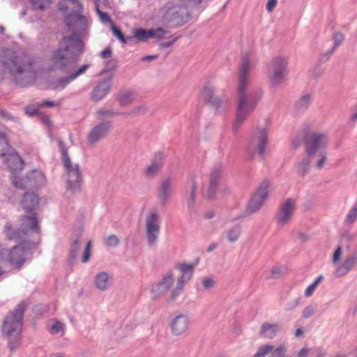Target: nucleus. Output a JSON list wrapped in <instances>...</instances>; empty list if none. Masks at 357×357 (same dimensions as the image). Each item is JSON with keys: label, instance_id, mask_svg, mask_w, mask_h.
I'll return each instance as SVG.
<instances>
[{"label": "nucleus", "instance_id": "1", "mask_svg": "<svg viewBox=\"0 0 357 357\" xmlns=\"http://www.w3.org/2000/svg\"><path fill=\"white\" fill-rule=\"evenodd\" d=\"M250 69L249 56L248 54H243L238 66L237 106L235 121L232 126V130L234 134L238 132L247 118L253 112L262 98L263 92L261 89H255L248 93L245 91Z\"/></svg>", "mask_w": 357, "mask_h": 357}, {"label": "nucleus", "instance_id": "2", "mask_svg": "<svg viewBox=\"0 0 357 357\" xmlns=\"http://www.w3.org/2000/svg\"><path fill=\"white\" fill-rule=\"evenodd\" d=\"M82 13L65 15L64 23L70 35L61 38L56 50L78 56L84 53L85 45L83 38L89 36L90 22Z\"/></svg>", "mask_w": 357, "mask_h": 357}, {"label": "nucleus", "instance_id": "3", "mask_svg": "<svg viewBox=\"0 0 357 357\" xmlns=\"http://www.w3.org/2000/svg\"><path fill=\"white\" fill-rule=\"evenodd\" d=\"M80 56L61 52V50H55L52 52L50 59L52 68L68 75L57 79L59 85L55 89L59 87L64 89L70 82L84 74L89 68V64H84L77 68V63Z\"/></svg>", "mask_w": 357, "mask_h": 357}, {"label": "nucleus", "instance_id": "4", "mask_svg": "<svg viewBox=\"0 0 357 357\" xmlns=\"http://www.w3.org/2000/svg\"><path fill=\"white\" fill-rule=\"evenodd\" d=\"M1 62L3 68L13 75L16 84L21 87L27 86L31 81L28 73H33V61H24V58L10 49L3 50Z\"/></svg>", "mask_w": 357, "mask_h": 357}, {"label": "nucleus", "instance_id": "5", "mask_svg": "<svg viewBox=\"0 0 357 357\" xmlns=\"http://www.w3.org/2000/svg\"><path fill=\"white\" fill-rule=\"evenodd\" d=\"M26 309V305L22 302L3 319L2 337L8 340V347L11 352L15 351L20 345L21 331Z\"/></svg>", "mask_w": 357, "mask_h": 357}, {"label": "nucleus", "instance_id": "6", "mask_svg": "<svg viewBox=\"0 0 357 357\" xmlns=\"http://www.w3.org/2000/svg\"><path fill=\"white\" fill-rule=\"evenodd\" d=\"M59 147L61 153V161L68 176L66 188L73 193L78 192L81 190L83 181L79 165L72 163L68 153V148L62 140L59 141Z\"/></svg>", "mask_w": 357, "mask_h": 357}, {"label": "nucleus", "instance_id": "7", "mask_svg": "<svg viewBox=\"0 0 357 357\" xmlns=\"http://www.w3.org/2000/svg\"><path fill=\"white\" fill-rule=\"evenodd\" d=\"M36 245L37 243L34 240H25L20 242L10 249L9 264L16 269L21 268L26 260V255H32Z\"/></svg>", "mask_w": 357, "mask_h": 357}, {"label": "nucleus", "instance_id": "8", "mask_svg": "<svg viewBox=\"0 0 357 357\" xmlns=\"http://www.w3.org/2000/svg\"><path fill=\"white\" fill-rule=\"evenodd\" d=\"M20 227L26 239H33L37 245L40 241L41 228L38 213L24 214L19 217Z\"/></svg>", "mask_w": 357, "mask_h": 357}, {"label": "nucleus", "instance_id": "9", "mask_svg": "<svg viewBox=\"0 0 357 357\" xmlns=\"http://www.w3.org/2000/svg\"><path fill=\"white\" fill-rule=\"evenodd\" d=\"M328 141L327 135L321 132L305 131L303 135L306 154L313 157L320 151L326 149Z\"/></svg>", "mask_w": 357, "mask_h": 357}, {"label": "nucleus", "instance_id": "10", "mask_svg": "<svg viewBox=\"0 0 357 357\" xmlns=\"http://www.w3.org/2000/svg\"><path fill=\"white\" fill-rule=\"evenodd\" d=\"M45 183V176L39 170L34 169L29 172L23 178L13 176L12 184L18 189L24 190L37 189L43 186Z\"/></svg>", "mask_w": 357, "mask_h": 357}, {"label": "nucleus", "instance_id": "11", "mask_svg": "<svg viewBox=\"0 0 357 357\" xmlns=\"http://www.w3.org/2000/svg\"><path fill=\"white\" fill-rule=\"evenodd\" d=\"M287 60L281 56L274 57L271 61L268 70L272 84L275 86L281 83L287 75Z\"/></svg>", "mask_w": 357, "mask_h": 357}, {"label": "nucleus", "instance_id": "12", "mask_svg": "<svg viewBox=\"0 0 357 357\" xmlns=\"http://www.w3.org/2000/svg\"><path fill=\"white\" fill-rule=\"evenodd\" d=\"M269 186L270 181L267 179L260 183L257 192L247 204L246 212L248 215L256 213L261 208L264 201L268 198Z\"/></svg>", "mask_w": 357, "mask_h": 357}, {"label": "nucleus", "instance_id": "13", "mask_svg": "<svg viewBox=\"0 0 357 357\" xmlns=\"http://www.w3.org/2000/svg\"><path fill=\"white\" fill-rule=\"evenodd\" d=\"M268 142V132L264 128H259L257 129V132L253 135L251 138L250 143L248 146V150L251 152L250 158L253 156L254 151L252 148L257 151L261 159H265V150L266 145Z\"/></svg>", "mask_w": 357, "mask_h": 357}, {"label": "nucleus", "instance_id": "14", "mask_svg": "<svg viewBox=\"0 0 357 357\" xmlns=\"http://www.w3.org/2000/svg\"><path fill=\"white\" fill-rule=\"evenodd\" d=\"M223 173V165L221 162L215 164L208 174V185L206 197L208 199L215 198L219 183Z\"/></svg>", "mask_w": 357, "mask_h": 357}, {"label": "nucleus", "instance_id": "15", "mask_svg": "<svg viewBox=\"0 0 357 357\" xmlns=\"http://www.w3.org/2000/svg\"><path fill=\"white\" fill-rule=\"evenodd\" d=\"M296 210V202L291 198L287 199L280 206L275 215V220L278 225L284 226L291 220Z\"/></svg>", "mask_w": 357, "mask_h": 357}, {"label": "nucleus", "instance_id": "16", "mask_svg": "<svg viewBox=\"0 0 357 357\" xmlns=\"http://www.w3.org/2000/svg\"><path fill=\"white\" fill-rule=\"evenodd\" d=\"M159 215L155 211H151L146 220L147 241L149 245H153L158 240L160 231L158 222Z\"/></svg>", "mask_w": 357, "mask_h": 357}, {"label": "nucleus", "instance_id": "17", "mask_svg": "<svg viewBox=\"0 0 357 357\" xmlns=\"http://www.w3.org/2000/svg\"><path fill=\"white\" fill-rule=\"evenodd\" d=\"M112 128L111 121H105L98 123L89 132L87 140L89 144H95L105 137Z\"/></svg>", "mask_w": 357, "mask_h": 357}, {"label": "nucleus", "instance_id": "18", "mask_svg": "<svg viewBox=\"0 0 357 357\" xmlns=\"http://www.w3.org/2000/svg\"><path fill=\"white\" fill-rule=\"evenodd\" d=\"M171 333L174 336H180L184 334L190 325V319L188 315L177 314L169 321Z\"/></svg>", "mask_w": 357, "mask_h": 357}, {"label": "nucleus", "instance_id": "19", "mask_svg": "<svg viewBox=\"0 0 357 357\" xmlns=\"http://www.w3.org/2000/svg\"><path fill=\"white\" fill-rule=\"evenodd\" d=\"M112 86V76H108L99 82L91 92V99L95 102L102 100L110 91Z\"/></svg>", "mask_w": 357, "mask_h": 357}, {"label": "nucleus", "instance_id": "20", "mask_svg": "<svg viewBox=\"0 0 357 357\" xmlns=\"http://www.w3.org/2000/svg\"><path fill=\"white\" fill-rule=\"evenodd\" d=\"M173 282V273L172 271H169L162 276L159 282L152 285L151 292L153 294V298L158 299L166 293L172 285Z\"/></svg>", "mask_w": 357, "mask_h": 357}, {"label": "nucleus", "instance_id": "21", "mask_svg": "<svg viewBox=\"0 0 357 357\" xmlns=\"http://www.w3.org/2000/svg\"><path fill=\"white\" fill-rule=\"evenodd\" d=\"M172 193V180L169 177L163 180L158 188L157 198L160 205L166 206L170 201Z\"/></svg>", "mask_w": 357, "mask_h": 357}, {"label": "nucleus", "instance_id": "22", "mask_svg": "<svg viewBox=\"0 0 357 357\" xmlns=\"http://www.w3.org/2000/svg\"><path fill=\"white\" fill-rule=\"evenodd\" d=\"M20 205L26 214L37 213L39 207L38 196L34 192H25L22 195Z\"/></svg>", "mask_w": 357, "mask_h": 357}, {"label": "nucleus", "instance_id": "23", "mask_svg": "<svg viewBox=\"0 0 357 357\" xmlns=\"http://www.w3.org/2000/svg\"><path fill=\"white\" fill-rule=\"evenodd\" d=\"M59 11L66 15H77L83 13V5L79 0H60L58 3Z\"/></svg>", "mask_w": 357, "mask_h": 357}, {"label": "nucleus", "instance_id": "24", "mask_svg": "<svg viewBox=\"0 0 357 357\" xmlns=\"http://www.w3.org/2000/svg\"><path fill=\"white\" fill-rule=\"evenodd\" d=\"M202 96L205 103L211 105L218 112L226 102L225 98L215 96L214 89L210 86H204L202 91Z\"/></svg>", "mask_w": 357, "mask_h": 357}, {"label": "nucleus", "instance_id": "25", "mask_svg": "<svg viewBox=\"0 0 357 357\" xmlns=\"http://www.w3.org/2000/svg\"><path fill=\"white\" fill-rule=\"evenodd\" d=\"M4 158V162L11 172L12 179L13 176H17L16 174L23 169L24 162L16 152L9 153Z\"/></svg>", "mask_w": 357, "mask_h": 357}, {"label": "nucleus", "instance_id": "26", "mask_svg": "<svg viewBox=\"0 0 357 357\" xmlns=\"http://www.w3.org/2000/svg\"><path fill=\"white\" fill-rule=\"evenodd\" d=\"M2 233L8 241L22 242L26 240L20 227L13 226L11 222L7 221L3 228Z\"/></svg>", "mask_w": 357, "mask_h": 357}, {"label": "nucleus", "instance_id": "27", "mask_svg": "<svg viewBox=\"0 0 357 357\" xmlns=\"http://www.w3.org/2000/svg\"><path fill=\"white\" fill-rule=\"evenodd\" d=\"M356 264L357 252H354L347 256L344 262L336 268L334 273L335 276L340 278L345 275L354 268Z\"/></svg>", "mask_w": 357, "mask_h": 357}, {"label": "nucleus", "instance_id": "28", "mask_svg": "<svg viewBox=\"0 0 357 357\" xmlns=\"http://www.w3.org/2000/svg\"><path fill=\"white\" fill-rule=\"evenodd\" d=\"M282 330V326L279 324L264 323L259 331V335L262 337L273 339Z\"/></svg>", "mask_w": 357, "mask_h": 357}, {"label": "nucleus", "instance_id": "29", "mask_svg": "<svg viewBox=\"0 0 357 357\" xmlns=\"http://www.w3.org/2000/svg\"><path fill=\"white\" fill-rule=\"evenodd\" d=\"M81 241H82V232H79V234L76 236L75 238L72 239V242L70 244V248L69 250V264L70 266H73L78 256V253L79 252L81 248Z\"/></svg>", "mask_w": 357, "mask_h": 357}, {"label": "nucleus", "instance_id": "30", "mask_svg": "<svg viewBox=\"0 0 357 357\" xmlns=\"http://www.w3.org/2000/svg\"><path fill=\"white\" fill-rule=\"evenodd\" d=\"M111 279L109 275L104 271L98 273L94 279L95 286L100 291L107 289L111 285Z\"/></svg>", "mask_w": 357, "mask_h": 357}, {"label": "nucleus", "instance_id": "31", "mask_svg": "<svg viewBox=\"0 0 357 357\" xmlns=\"http://www.w3.org/2000/svg\"><path fill=\"white\" fill-rule=\"evenodd\" d=\"M313 156L307 154L296 164L297 173L299 176L304 177L308 174L310 168V162L313 159Z\"/></svg>", "mask_w": 357, "mask_h": 357}, {"label": "nucleus", "instance_id": "32", "mask_svg": "<svg viewBox=\"0 0 357 357\" xmlns=\"http://www.w3.org/2000/svg\"><path fill=\"white\" fill-rule=\"evenodd\" d=\"M135 97V93L131 91H121L116 95V99L121 107H125L132 102Z\"/></svg>", "mask_w": 357, "mask_h": 357}, {"label": "nucleus", "instance_id": "33", "mask_svg": "<svg viewBox=\"0 0 357 357\" xmlns=\"http://www.w3.org/2000/svg\"><path fill=\"white\" fill-rule=\"evenodd\" d=\"M176 268L181 272V275L178 279L183 280L184 284H185L193 275V266L187 264H180L176 265Z\"/></svg>", "mask_w": 357, "mask_h": 357}, {"label": "nucleus", "instance_id": "34", "mask_svg": "<svg viewBox=\"0 0 357 357\" xmlns=\"http://www.w3.org/2000/svg\"><path fill=\"white\" fill-rule=\"evenodd\" d=\"M311 103L310 95L302 96L294 104V108L298 112H303Z\"/></svg>", "mask_w": 357, "mask_h": 357}, {"label": "nucleus", "instance_id": "35", "mask_svg": "<svg viewBox=\"0 0 357 357\" xmlns=\"http://www.w3.org/2000/svg\"><path fill=\"white\" fill-rule=\"evenodd\" d=\"M151 36H153L152 29L139 28L134 31V36L132 37L137 38L139 41L145 42Z\"/></svg>", "mask_w": 357, "mask_h": 357}, {"label": "nucleus", "instance_id": "36", "mask_svg": "<svg viewBox=\"0 0 357 357\" xmlns=\"http://www.w3.org/2000/svg\"><path fill=\"white\" fill-rule=\"evenodd\" d=\"M197 185L195 179L192 180L190 195L187 198V205L190 210H192L195 207V197Z\"/></svg>", "mask_w": 357, "mask_h": 357}, {"label": "nucleus", "instance_id": "37", "mask_svg": "<svg viewBox=\"0 0 357 357\" xmlns=\"http://www.w3.org/2000/svg\"><path fill=\"white\" fill-rule=\"evenodd\" d=\"M111 30L113 35L116 37L120 42L123 44H126L128 41H131L133 37L126 36L121 31V30L113 23L111 25Z\"/></svg>", "mask_w": 357, "mask_h": 357}, {"label": "nucleus", "instance_id": "38", "mask_svg": "<svg viewBox=\"0 0 357 357\" xmlns=\"http://www.w3.org/2000/svg\"><path fill=\"white\" fill-rule=\"evenodd\" d=\"M184 284L183 280L178 279L176 287L171 291L169 303H174L176 300L177 297L181 294Z\"/></svg>", "mask_w": 357, "mask_h": 357}, {"label": "nucleus", "instance_id": "39", "mask_svg": "<svg viewBox=\"0 0 357 357\" xmlns=\"http://www.w3.org/2000/svg\"><path fill=\"white\" fill-rule=\"evenodd\" d=\"M241 234V227L240 225H236L230 229L227 232V239L230 243L236 241Z\"/></svg>", "mask_w": 357, "mask_h": 357}, {"label": "nucleus", "instance_id": "40", "mask_svg": "<svg viewBox=\"0 0 357 357\" xmlns=\"http://www.w3.org/2000/svg\"><path fill=\"white\" fill-rule=\"evenodd\" d=\"M33 8L36 10H45L52 3V0H29Z\"/></svg>", "mask_w": 357, "mask_h": 357}, {"label": "nucleus", "instance_id": "41", "mask_svg": "<svg viewBox=\"0 0 357 357\" xmlns=\"http://www.w3.org/2000/svg\"><path fill=\"white\" fill-rule=\"evenodd\" d=\"M8 149L9 143L7 141L6 135L0 132V156L5 157L8 155Z\"/></svg>", "mask_w": 357, "mask_h": 357}, {"label": "nucleus", "instance_id": "42", "mask_svg": "<svg viewBox=\"0 0 357 357\" xmlns=\"http://www.w3.org/2000/svg\"><path fill=\"white\" fill-rule=\"evenodd\" d=\"M273 347L270 344H264L259 347L257 353L253 357H265L268 353L271 352Z\"/></svg>", "mask_w": 357, "mask_h": 357}, {"label": "nucleus", "instance_id": "43", "mask_svg": "<svg viewBox=\"0 0 357 357\" xmlns=\"http://www.w3.org/2000/svg\"><path fill=\"white\" fill-rule=\"evenodd\" d=\"M165 154L163 152L159 151L155 153L153 159L151 160V163L153 165H156L160 169L164 165Z\"/></svg>", "mask_w": 357, "mask_h": 357}, {"label": "nucleus", "instance_id": "44", "mask_svg": "<svg viewBox=\"0 0 357 357\" xmlns=\"http://www.w3.org/2000/svg\"><path fill=\"white\" fill-rule=\"evenodd\" d=\"M324 280V277L322 275H319L305 290V295L307 297L311 296L318 284L322 282Z\"/></svg>", "mask_w": 357, "mask_h": 357}, {"label": "nucleus", "instance_id": "45", "mask_svg": "<svg viewBox=\"0 0 357 357\" xmlns=\"http://www.w3.org/2000/svg\"><path fill=\"white\" fill-rule=\"evenodd\" d=\"M96 114L100 116H119V115L124 114V113L119 112L116 110L107 109L104 107H102V108L99 109L98 110H97Z\"/></svg>", "mask_w": 357, "mask_h": 357}, {"label": "nucleus", "instance_id": "46", "mask_svg": "<svg viewBox=\"0 0 357 357\" xmlns=\"http://www.w3.org/2000/svg\"><path fill=\"white\" fill-rule=\"evenodd\" d=\"M317 304L314 303L308 305L303 311V318L308 319L312 316L317 311Z\"/></svg>", "mask_w": 357, "mask_h": 357}, {"label": "nucleus", "instance_id": "47", "mask_svg": "<svg viewBox=\"0 0 357 357\" xmlns=\"http://www.w3.org/2000/svg\"><path fill=\"white\" fill-rule=\"evenodd\" d=\"M287 351V347L284 344H281L275 349H273L272 354L269 357H290L288 355H285Z\"/></svg>", "mask_w": 357, "mask_h": 357}, {"label": "nucleus", "instance_id": "48", "mask_svg": "<svg viewBox=\"0 0 357 357\" xmlns=\"http://www.w3.org/2000/svg\"><path fill=\"white\" fill-rule=\"evenodd\" d=\"M300 301V297H296L291 300L288 301L284 304V310L285 311H291L294 310L298 305Z\"/></svg>", "mask_w": 357, "mask_h": 357}, {"label": "nucleus", "instance_id": "49", "mask_svg": "<svg viewBox=\"0 0 357 357\" xmlns=\"http://www.w3.org/2000/svg\"><path fill=\"white\" fill-rule=\"evenodd\" d=\"M153 31V36L151 38L162 39L165 38V34L169 33V31L162 27L156 29H151Z\"/></svg>", "mask_w": 357, "mask_h": 357}, {"label": "nucleus", "instance_id": "50", "mask_svg": "<svg viewBox=\"0 0 357 357\" xmlns=\"http://www.w3.org/2000/svg\"><path fill=\"white\" fill-rule=\"evenodd\" d=\"M160 169L156 165L151 164L145 169L144 175L148 178H153Z\"/></svg>", "mask_w": 357, "mask_h": 357}, {"label": "nucleus", "instance_id": "51", "mask_svg": "<svg viewBox=\"0 0 357 357\" xmlns=\"http://www.w3.org/2000/svg\"><path fill=\"white\" fill-rule=\"evenodd\" d=\"M106 245L109 247H116L120 243L119 238L114 234L109 235L105 241Z\"/></svg>", "mask_w": 357, "mask_h": 357}, {"label": "nucleus", "instance_id": "52", "mask_svg": "<svg viewBox=\"0 0 357 357\" xmlns=\"http://www.w3.org/2000/svg\"><path fill=\"white\" fill-rule=\"evenodd\" d=\"M333 39L334 45L332 48H334V50H335L343 42V40H344V36L342 33L337 31L333 33Z\"/></svg>", "mask_w": 357, "mask_h": 357}, {"label": "nucleus", "instance_id": "53", "mask_svg": "<svg viewBox=\"0 0 357 357\" xmlns=\"http://www.w3.org/2000/svg\"><path fill=\"white\" fill-rule=\"evenodd\" d=\"M91 246H92L91 241H88L86 245V247H85V249H84V251L83 253V256L82 258V263H86L89 261L90 257H91Z\"/></svg>", "mask_w": 357, "mask_h": 357}, {"label": "nucleus", "instance_id": "54", "mask_svg": "<svg viewBox=\"0 0 357 357\" xmlns=\"http://www.w3.org/2000/svg\"><path fill=\"white\" fill-rule=\"evenodd\" d=\"M321 65L317 62L314 69L312 70L311 76L313 79H317L319 78L324 73V69L321 68Z\"/></svg>", "mask_w": 357, "mask_h": 357}, {"label": "nucleus", "instance_id": "55", "mask_svg": "<svg viewBox=\"0 0 357 357\" xmlns=\"http://www.w3.org/2000/svg\"><path fill=\"white\" fill-rule=\"evenodd\" d=\"M116 68V61L109 60L105 62V68L102 70L101 74L112 72Z\"/></svg>", "mask_w": 357, "mask_h": 357}, {"label": "nucleus", "instance_id": "56", "mask_svg": "<svg viewBox=\"0 0 357 357\" xmlns=\"http://www.w3.org/2000/svg\"><path fill=\"white\" fill-rule=\"evenodd\" d=\"M310 355L312 357H325L326 351L320 347H314L310 349Z\"/></svg>", "mask_w": 357, "mask_h": 357}, {"label": "nucleus", "instance_id": "57", "mask_svg": "<svg viewBox=\"0 0 357 357\" xmlns=\"http://www.w3.org/2000/svg\"><path fill=\"white\" fill-rule=\"evenodd\" d=\"M317 155L319 157V160L317 163V168L321 169L324 167V162L327 158V153L325 151H320L319 153H317Z\"/></svg>", "mask_w": 357, "mask_h": 357}, {"label": "nucleus", "instance_id": "58", "mask_svg": "<svg viewBox=\"0 0 357 357\" xmlns=\"http://www.w3.org/2000/svg\"><path fill=\"white\" fill-rule=\"evenodd\" d=\"M96 12L101 20L102 22L107 23V22H112L110 16L108 13L102 12L100 10L98 6H96Z\"/></svg>", "mask_w": 357, "mask_h": 357}, {"label": "nucleus", "instance_id": "59", "mask_svg": "<svg viewBox=\"0 0 357 357\" xmlns=\"http://www.w3.org/2000/svg\"><path fill=\"white\" fill-rule=\"evenodd\" d=\"M202 284L204 289H211L214 286L215 281L211 278L204 277L202 280Z\"/></svg>", "mask_w": 357, "mask_h": 357}, {"label": "nucleus", "instance_id": "60", "mask_svg": "<svg viewBox=\"0 0 357 357\" xmlns=\"http://www.w3.org/2000/svg\"><path fill=\"white\" fill-rule=\"evenodd\" d=\"M334 51H335L334 48H331L327 52L321 54L319 59L318 63H319L320 64H323V63H326L331 58V56L333 54Z\"/></svg>", "mask_w": 357, "mask_h": 357}, {"label": "nucleus", "instance_id": "61", "mask_svg": "<svg viewBox=\"0 0 357 357\" xmlns=\"http://www.w3.org/2000/svg\"><path fill=\"white\" fill-rule=\"evenodd\" d=\"M9 255L10 250H7L0 244V261L8 262Z\"/></svg>", "mask_w": 357, "mask_h": 357}, {"label": "nucleus", "instance_id": "62", "mask_svg": "<svg viewBox=\"0 0 357 357\" xmlns=\"http://www.w3.org/2000/svg\"><path fill=\"white\" fill-rule=\"evenodd\" d=\"M356 218H357V207L355 206V207L352 208V209L350 210V211L347 214L346 220L348 222L352 223L356 220Z\"/></svg>", "mask_w": 357, "mask_h": 357}, {"label": "nucleus", "instance_id": "63", "mask_svg": "<svg viewBox=\"0 0 357 357\" xmlns=\"http://www.w3.org/2000/svg\"><path fill=\"white\" fill-rule=\"evenodd\" d=\"M342 254V247L341 245H339L336 250H335L333 255V262L334 264L337 263L340 259Z\"/></svg>", "mask_w": 357, "mask_h": 357}, {"label": "nucleus", "instance_id": "64", "mask_svg": "<svg viewBox=\"0 0 357 357\" xmlns=\"http://www.w3.org/2000/svg\"><path fill=\"white\" fill-rule=\"evenodd\" d=\"M63 330V324L60 321H56L51 326L50 332L52 334H56Z\"/></svg>", "mask_w": 357, "mask_h": 357}]
</instances>
